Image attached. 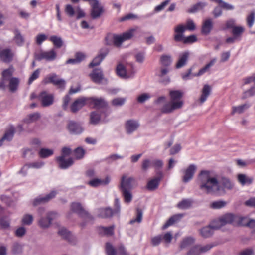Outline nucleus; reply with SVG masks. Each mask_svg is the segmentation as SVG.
<instances>
[{
  "instance_id": "1",
  "label": "nucleus",
  "mask_w": 255,
  "mask_h": 255,
  "mask_svg": "<svg viewBox=\"0 0 255 255\" xmlns=\"http://www.w3.org/2000/svg\"><path fill=\"white\" fill-rule=\"evenodd\" d=\"M200 189L206 193L222 191L225 188L231 189L232 185L227 178L212 176L208 171H202L198 176Z\"/></svg>"
},
{
  "instance_id": "2",
  "label": "nucleus",
  "mask_w": 255,
  "mask_h": 255,
  "mask_svg": "<svg viewBox=\"0 0 255 255\" xmlns=\"http://www.w3.org/2000/svg\"><path fill=\"white\" fill-rule=\"evenodd\" d=\"M170 101H167L165 96H160L155 101V104L163 113H170L180 109L183 105L182 100L183 93L179 90H171L169 92Z\"/></svg>"
},
{
  "instance_id": "3",
  "label": "nucleus",
  "mask_w": 255,
  "mask_h": 255,
  "mask_svg": "<svg viewBox=\"0 0 255 255\" xmlns=\"http://www.w3.org/2000/svg\"><path fill=\"white\" fill-rule=\"evenodd\" d=\"M175 34L174 39L176 42L183 41L184 43H192L197 41L196 36L194 35H191L187 37H185L184 33L186 31L184 25L180 24L177 25L174 28Z\"/></svg>"
},
{
  "instance_id": "4",
  "label": "nucleus",
  "mask_w": 255,
  "mask_h": 255,
  "mask_svg": "<svg viewBox=\"0 0 255 255\" xmlns=\"http://www.w3.org/2000/svg\"><path fill=\"white\" fill-rule=\"evenodd\" d=\"M136 71L132 63L126 64V66L119 64L116 68L117 75L122 78L128 79L134 77Z\"/></svg>"
},
{
  "instance_id": "5",
  "label": "nucleus",
  "mask_w": 255,
  "mask_h": 255,
  "mask_svg": "<svg viewBox=\"0 0 255 255\" xmlns=\"http://www.w3.org/2000/svg\"><path fill=\"white\" fill-rule=\"evenodd\" d=\"M13 72L14 68L12 67H10L2 72V80L0 82V89H5L6 87L5 82L7 80H9V89L11 92L15 91L16 90V78H11Z\"/></svg>"
},
{
  "instance_id": "6",
  "label": "nucleus",
  "mask_w": 255,
  "mask_h": 255,
  "mask_svg": "<svg viewBox=\"0 0 255 255\" xmlns=\"http://www.w3.org/2000/svg\"><path fill=\"white\" fill-rule=\"evenodd\" d=\"M44 209L41 208V217L38 221V226L43 229L48 228L51 225L52 221L59 217V214L56 212H49L46 213V217L43 216Z\"/></svg>"
},
{
  "instance_id": "7",
  "label": "nucleus",
  "mask_w": 255,
  "mask_h": 255,
  "mask_svg": "<svg viewBox=\"0 0 255 255\" xmlns=\"http://www.w3.org/2000/svg\"><path fill=\"white\" fill-rule=\"evenodd\" d=\"M71 149L68 147H64L62 150V155L57 157V160L59 167L62 169H66L73 164V160L71 158L65 159V157L71 153Z\"/></svg>"
},
{
  "instance_id": "8",
  "label": "nucleus",
  "mask_w": 255,
  "mask_h": 255,
  "mask_svg": "<svg viewBox=\"0 0 255 255\" xmlns=\"http://www.w3.org/2000/svg\"><path fill=\"white\" fill-rule=\"evenodd\" d=\"M115 209L112 210L110 208H100L98 210V215L102 218L111 217L114 214H118L120 211V202L116 198L115 200Z\"/></svg>"
},
{
  "instance_id": "9",
  "label": "nucleus",
  "mask_w": 255,
  "mask_h": 255,
  "mask_svg": "<svg viewBox=\"0 0 255 255\" xmlns=\"http://www.w3.org/2000/svg\"><path fill=\"white\" fill-rule=\"evenodd\" d=\"M240 216L232 213H226L220 216L222 223L224 225L231 224L233 226H239Z\"/></svg>"
},
{
  "instance_id": "10",
  "label": "nucleus",
  "mask_w": 255,
  "mask_h": 255,
  "mask_svg": "<svg viewBox=\"0 0 255 255\" xmlns=\"http://www.w3.org/2000/svg\"><path fill=\"white\" fill-rule=\"evenodd\" d=\"M135 31V29H131L122 35L114 36L113 38L114 44L116 46H119L124 41L131 39Z\"/></svg>"
},
{
  "instance_id": "11",
  "label": "nucleus",
  "mask_w": 255,
  "mask_h": 255,
  "mask_svg": "<svg viewBox=\"0 0 255 255\" xmlns=\"http://www.w3.org/2000/svg\"><path fill=\"white\" fill-rule=\"evenodd\" d=\"M71 210L75 213H78L87 222L92 220L93 218L87 212H86L79 203L74 202L71 205Z\"/></svg>"
},
{
  "instance_id": "12",
  "label": "nucleus",
  "mask_w": 255,
  "mask_h": 255,
  "mask_svg": "<svg viewBox=\"0 0 255 255\" xmlns=\"http://www.w3.org/2000/svg\"><path fill=\"white\" fill-rule=\"evenodd\" d=\"M42 83L44 84L51 83L61 89H64L65 86V80L58 78L57 75L54 73L50 74L46 77L43 80Z\"/></svg>"
},
{
  "instance_id": "13",
  "label": "nucleus",
  "mask_w": 255,
  "mask_h": 255,
  "mask_svg": "<svg viewBox=\"0 0 255 255\" xmlns=\"http://www.w3.org/2000/svg\"><path fill=\"white\" fill-rule=\"evenodd\" d=\"M91 6V15L93 19L99 17L103 12V7L98 0H92L90 2Z\"/></svg>"
},
{
  "instance_id": "14",
  "label": "nucleus",
  "mask_w": 255,
  "mask_h": 255,
  "mask_svg": "<svg viewBox=\"0 0 255 255\" xmlns=\"http://www.w3.org/2000/svg\"><path fill=\"white\" fill-rule=\"evenodd\" d=\"M57 53L54 48L48 51H41L37 55L38 60L44 59L47 61H52L56 59Z\"/></svg>"
},
{
  "instance_id": "15",
  "label": "nucleus",
  "mask_w": 255,
  "mask_h": 255,
  "mask_svg": "<svg viewBox=\"0 0 255 255\" xmlns=\"http://www.w3.org/2000/svg\"><path fill=\"white\" fill-rule=\"evenodd\" d=\"M43 107H48L52 105L54 101V96L46 91L41 92L38 96Z\"/></svg>"
},
{
  "instance_id": "16",
  "label": "nucleus",
  "mask_w": 255,
  "mask_h": 255,
  "mask_svg": "<svg viewBox=\"0 0 255 255\" xmlns=\"http://www.w3.org/2000/svg\"><path fill=\"white\" fill-rule=\"evenodd\" d=\"M56 195V191H52L45 195H40L33 200L32 204L36 206L41 204L45 203L54 198Z\"/></svg>"
},
{
  "instance_id": "17",
  "label": "nucleus",
  "mask_w": 255,
  "mask_h": 255,
  "mask_svg": "<svg viewBox=\"0 0 255 255\" xmlns=\"http://www.w3.org/2000/svg\"><path fill=\"white\" fill-rule=\"evenodd\" d=\"M140 126V124L137 120L129 119L125 123V130L127 134H131L136 131Z\"/></svg>"
},
{
  "instance_id": "18",
  "label": "nucleus",
  "mask_w": 255,
  "mask_h": 255,
  "mask_svg": "<svg viewBox=\"0 0 255 255\" xmlns=\"http://www.w3.org/2000/svg\"><path fill=\"white\" fill-rule=\"evenodd\" d=\"M134 181L135 179L133 177L123 175L121 181V190H131Z\"/></svg>"
},
{
  "instance_id": "19",
  "label": "nucleus",
  "mask_w": 255,
  "mask_h": 255,
  "mask_svg": "<svg viewBox=\"0 0 255 255\" xmlns=\"http://www.w3.org/2000/svg\"><path fill=\"white\" fill-rule=\"evenodd\" d=\"M88 105H93L95 108H104L107 106V102L102 98H87Z\"/></svg>"
},
{
  "instance_id": "20",
  "label": "nucleus",
  "mask_w": 255,
  "mask_h": 255,
  "mask_svg": "<svg viewBox=\"0 0 255 255\" xmlns=\"http://www.w3.org/2000/svg\"><path fill=\"white\" fill-rule=\"evenodd\" d=\"M58 233L61 237L67 240L71 244H76L77 242L76 237L72 234V233L68 231L66 228L64 227L60 228Z\"/></svg>"
},
{
  "instance_id": "21",
  "label": "nucleus",
  "mask_w": 255,
  "mask_h": 255,
  "mask_svg": "<svg viewBox=\"0 0 255 255\" xmlns=\"http://www.w3.org/2000/svg\"><path fill=\"white\" fill-rule=\"evenodd\" d=\"M162 172H159L157 173V176L148 181L146 186L147 188L150 191H153L157 189L162 178Z\"/></svg>"
},
{
  "instance_id": "22",
  "label": "nucleus",
  "mask_w": 255,
  "mask_h": 255,
  "mask_svg": "<svg viewBox=\"0 0 255 255\" xmlns=\"http://www.w3.org/2000/svg\"><path fill=\"white\" fill-rule=\"evenodd\" d=\"M88 104L87 98L81 97L76 99L71 106V110L75 113L81 109L85 105Z\"/></svg>"
},
{
  "instance_id": "23",
  "label": "nucleus",
  "mask_w": 255,
  "mask_h": 255,
  "mask_svg": "<svg viewBox=\"0 0 255 255\" xmlns=\"http://www.w3.org/2000/svg\"><path fill=\"white\" fill-rule=\"evenodd\" d=\"M111 179L109 176H107L105 179L95 178L88 181L87 184L91 187H97L101 185H108Z\"/></svg>"
},
{
  "instance_id": "24",
  "label": "nucleus",
  "mask_w": 255,
  "mask_h": 255,
  "mask_svg": "<svg viewBox=\"0 0 255 255\" xmlns=\"http://www.w3.org/2000/svg\"><path fill=\"white\" fill-rule=\"evenodd\" d=\"M15 132V128L13 126H10L5 131L2 137L0 139V146L4 141H10L13 138Z\"/></svg>"
},
{
  "instance_id": "25",
  "label": "nucleus",
  "mask_w": 255,
  "mask_h": 255,
  "mask_svg": "<svg viewBox=\"0 0 255 255\" xmlns=\"http://www.w3.org/2000/svg\"><path fill=\"white\" fill-rule=\"evenodd\" d=\"M68 129L71 133L73 134H80L83 131V128L81 125L74 121L69 122Z\"/></svg>"
},
{
  "instance_id": "26",
  "label": "nucleus",
  "mask_w": 255,
  "mask_h": 255,
  "mask_svg": "<svg viewBox=\"0 0 255 255\" xmlns=\"http://www.w3.org/2000/svg\"><path fill=\"white\" fill-rule=\"evenodd\" d=\"M196 169V166L194 164L190 165L185 170L184 175L183 177L184 182L187 183L192 179Z\"/></svg>"
},
{
  "instance_id": "27",
  "label": "nucleus",
  "mask_w": 255,
  "mask_h": 255,
  "mask_svg": "<svg viewBox=\"0 0 255 255\" xmlns=\"http://www.w3.org/2000/svg\"><path fill=\"white\" fill-rule=\"evenodd\" d=\"M92 81L96 83H100L104 79L101 69H94L90 75Z\"/></svg>"
},
{
  "instance_id": "28",
  "label": "nucleus",
  "mask_w": 255,
  "mask_h": 255,
  "mask_svg": "<svg viewBox=\"0 0 255 255\" xmlns=\"http://www.w3.org/2000/svg\"><path fill=\"white\" fill-rule=\"evenodd\" d=\"M211 87L208 84H206L204 86L201 91L200 97L199 99L201 104L203 103L207 100L208 96L211 93Z\"/></svg>"
},
{
  "instance_id": "29",
  "label": "nucleus",
  "mask_w": 255,
  "mask_h": 255,
  "mask_svg": "<svg viewBox=\"0 0 255 255\" xmlns=\"http://www.w3.org/2000/svg\"><path fill=\"white\" fill-rule=\"evenodd\" d=\"M13 57V54L9 49L1 50L0 52V58L4 62H9Z\"/></svg>"
},
{
  "instance_id": "30",
  "label": "nucleus",
  "mask_w": 255,
  "mask_h": 255,
  "mask_svg": "<svg viewBox=\"0 0 255 255\" xmlns=\"http://www.w3.org/2000/svg\"><path fill=\"white\" fill-rule=\"evenodd\" d=\"M44 165V163L42 161L35 162L30 163L28 165H25L23 167L21 171L19 172L20 174H22L23 175H26L27 170L29 168H40Z\"/></svg>"
},
{
  "instance_id": "31",
  "label": "nucleus",
  "mask_w": 255,
  "mask_h": 255,
  "mask_svg": "<svg viewBox=\"0 0 255 255\" xmlns=\"http://www.w3.org/2000/svg\"><path fill=\"white\" fill-rule=\"evenodd\" d=\"M189 56L188 52H184L179 55V59L176 64V68L177 69L183 67L186 64Z\"/></svg>"
},
{
  "instance_id": "32",
  "label": "nucleus",
  "mask_w": 255,
  "mask_h": 255,
  "mask_svg": "<svg viewBox=\"0 0 255 255\" xmlns=\"http://www.w3.org/2000/svg\"><path fill=\"white\" fill-rule=\"evenodd\" d=\"M213 28V22L211 19L209 18L205 20L202 24V33L204 35H208L212 30Z\"/></svg>"
},
{
  "instance_id": "33",
  "label": "nucleus",
  "mask_w": 255,
  "mask_h": 255,
  "mask_svg": "<svg viewBox=\"0 0 255 255\" xmlns=\"http://www.w3.org/2000/svg\"><path fill=\"white\" fill-rule=\"evenodd\" d=\"M183 216L184 214H178L172 216L168 219L165 225L163 226V229H165L169 226L173 225L174 223L178 222Z\"/></svg>"
},
{
  "instance_id": "34",
  "label": "nucleus",
  "mask_w": 255,
  "mask_h": 255,
  "mask_svg": "<svg viewBox=\"0 0 255 255\" xmlns=\"http://www.w3.org/2000/svg\"><path fill=\"white\" fill-rule=\"evenodd\" d=\"M239 226H246L250 228L255 227V220L250 219L247 217H240Z\"/></svg>"
},
{
  "instance_id": "35",
  "label": "nucleus",
  "mask_w": 255,
  "mask_h": 255,
  "mask_svg": "<svg viewBox=\"0 0 255 255\" xmlns=\"http://www.w3.org/2000/svg\"><path fill=\"white\" fill-rule=\"evenodd\" d=\"M200 235L204 238H209L211 237L214 232V230L210 227V225L205 226L201 228L200 230Z\"/></svg>"
},
{
  "instance_id": "36",
  "label": "nucleus",
  "mask_w": 255,
  "mask_h": 255,
  "mask_svg": "<svg viewBox=\"0 0 255 255\" xmlns=\"http://www.w3.org/2000/svg\"><path fill=\"white\" fill-rule=\"evenodd\" d=\"M216 61V58L212 59L210 62L207 64L204 67L202 68L198 72V73L195 75L196 76H200L203 75L204 73L208 72L210 68L214 65Z\"/></svg>"
},
{
  "instance_id": "37",
  "label": "nucleus",
  "mask_w": 255,
  "mask_h": 255,
  "mask_svg": "<svg viewBox=\"0 0 255 255\" xmlns=\"http://www.w3.org/2000/svg\"><path fill=\"white\" fill-rule=\"evenodd\" d=\"M195 241V239L192 237H188L183 239L180 245L181 249H184L191 246Z\"/></svg>"
},
{
  "instance_id": "38",
  "label": "nucleus",
  "mask_w": 255,
  "mask_h": 255,
  "mask_svg": "<svg viewBox=\"0 0 255 255\" xmlns=\"http://www.w3.org/2000/svg\"><path fill=\"white\" fill-rule=\"evenodd\" d=\"M168 71L169 69L168 68H161L160 73L159 75L160 77V82L164 84H167L170 81V79L168 77L164 78V76L167 74Z\"/></svg>"
},
{
  "instance_id": "39",
  "label": "nucleus",
  "mask_w": 255,
  "mask_h": 255,
  "mask_svg": "<svg viewBox=\"0 0 255 255\" xmlns=\"http://www.w3.org/2000/svg\"><path fill=\"white\" fill-rule=\"evenodd\" d=\"M249 107V105L247 104L241 105L238 106H233L232 107L231 114L234 115L236 114H241L243 113L246 109H247Z\"/></svg>"
},
{
  "instance_id": "40",
  "label": "nucleus",
  "mask_w": 255,
  "mask_h": 255,
  "mask_svg": "<svg viewBox=\"0 0 255 255\" xmlns=\"http://www.w3.org/2000/svg\"><path fill=\"white\" fill-rule=\"evenodd\" d=\"M49 40L53 43L55 47L58 48L61 47L63 44L62 39L56 35L51 36L49 38Z\"/></svg>"
},
{
  "instance_id": "41",
  "label": "nucleus",
  "mask_w": 255,
  "mask_h": 255,
  "mask_svg": "<svg viewBox=\"0 0 255 255\" xmlns=\"http://www.w3.org/2000/svg\"><path fill=\"white\" fill-rule=\"evenodd\" d=\"M245 30V28L243 26H238L236 27H234L232 30V34L233 36L236 37L238 39L240 40V38Z\"/></svg>"
},
{
  "instance_id": "42",
  "label": "nucleus",
  "mask_w": 255,
  "mask_h": 255,
  "mask_svg": "<svg viewBox=\"0 0 255 255\" xmlns=\"http://www.w3.org/2000/svg\"><path fill=\"white\" fill-rule=\"evenodd\" d=\"M238 179L242 185H250L252 183L253 180L244 174H239Z\"/></svg>"
},
{
  "instance_id": "43",
  "label": "nucleus",
  "mask_w": 255,
  "mask_h": 255,
  "mask_svg": "<svg viewBox=\"0 0 255 255\" xmlns=\"http://www.w3.org/2000/svg\"><path fill=\"white\" fill-rule=\"evenodd\" d=\"M207 5V3L205 2H199L194 5L188 11L190 13H194L197 11L202 10Z\"/></svg>"
},
{
  "instance_id": "44",
  "label": "nucleus",
  "mask_w": 255,
  "mask_h": 255,
  "mask_svg": "<svg viewBox=\"0 0 255 255\" xmlns=\"http://www.w3.org/2000/svg\"><path fill=\"white\" fill-rule=\"evenodd\" d=\"M172 62V57L169 55H163L160 57V62L162 65L168 67Z\"/></svg>"
},
{
  "instance_id": "45",
  "label": "nucleus",
  "mask_w": 255,
  "mask_h": 255,
  "mask_svg": "<svg viewBox=\"0 0 255 255\" xmlns=\"http://www.w3.org/2000/svg\"><path fill=\"white\" fill-rule=\"evenodd\" d=\"M101 116L99 111H94L90 114V123L92 124H97L100 121Z\"/></svg>"
},
{
  "instance_id": "46",
  "label": "nucleus",
  "mask_w": 255,
  "mask_h": 255,
  "mask_svg": "<svg viewBox=\"0 0 255 255\" xmlns=\"http://www.w3.org/2000/svg\"><path fill=\"white\" fill-rule=\"evenodd\" d=\"M209 225L214 231L220 229L224 226L220 217L212 221Z\"/></svg>"
},
{
  "instance_id": "47",
  "label": "nucleus",
  "mask_w": 255,
  "mask_h": 255,
  "mask_svg": "<svg viewBox=\"0 0 255 255\" xmlns=\"http://www.w3.org/2000/svg\"><path fill=\"white\" fill-rule=\"evenodd\" d=\"M38 154L41 158H47L53 154V150L51 149L41 148Z\"/></svg>"
},
{
  "instance_id": "48",
  "label": "nucleus",
  "mask_w": 255,
  "mask_h": 255,
  "mask_svg": "<svg viewBox=\"0 0 255 255\" xmlns=\"http://www.w3.org/2000/svg\"><path fill=\"white\" fill-rule=\"evenodd\" d=\"M192 204V202L189 199H183L177 204V207L181 209L189 208Z\"/></svg>"
},
{
  "instance_id": "49",
  "label": "nucleus",
  "mask_w": 255,
  "mask_h": 255,
  "mask_svg": "<svg viewBox=\"0 0 255 255\" xmlns=\"http://www.w3.org/2000/svg\"><path fill=\"white\" fill-rule=\"evenodd\" d=\"M33 221V217L32 215L27 214L24 215L22 218V224L23 225L29 226Z\"/></svg>"
},
{
  "instance_id": "50",
  "label": "nucleus",
  "mask_w": 255,
  "mask_h": 255,
  "mask_svg": "<svg viewBox=\"0 0 255 255\" xmlns=\"http://www.w3.org/2000/svg\"><path fill=\"white\" fill-rule=\"evenodd\" d=\"M126 101V98L118 97L113 99L111 103L115 107H121L125 103Z\"/></svg>"
},
{
  "instance_id": "51",
  "label": "nucleus",
  "mask_w": 255,
  "mask_h": 255,
  "mask_svg": "<svg viewBox=\"0 0 255 255\" xmlns=\"http://www.w3.org/2000/svg\"><path fill=\"white\" fill-rule=\"evenodd\" d=\"M121 191L122 192V194L125 202L127 203L130 202L132 199V196L130 190H121Z\"/></svg>"
},
{
  "instance_id": "52",
  "label": "nucleus",
  "mask_w": 255,
  "mask_h": 255,
  "mask_svg": "<svg viewBox=\"0 0 255 255\" xmlns=\"http://www.w3.org/2000/svg\"><path fill=\"white\" fill-rule=\"evenodd\" d=\"M142 212L141 210L139 208L137 209L136 210V216L135 218H133L130 221V224H133L135 222H137L138 223H140L142 219Z\"/></svg>"
},
{
  "instance_id": "53",
  "label": "nucleus",
  "mask_w": 255,
  "mask_h": 255,
  "mask_svg": "<svg viewBox=\"0 0 255 255\" xmlns=\"http://www.w3.org/2000/svg\"><path fill=\"white\" fill-rule=\"evenodd\" d=\"M153 167L152 159H145L142 162L141 168L144 170H147L149 168Z\"/></svg>"
},
{
  "instance_id": "54",
  "label": "nucleus",
  "mask_w": 255,
  "mask_h": 255,
  "mask_svg": "<svg viewBox=\"0 0 255 255\" xmlns=\"http://www.w3.org/2000/svg\"><path fill=\"white\" fill-rule=\"evenodd\" d=\"M85 153V150L81 147L75 149L74 151V156L77 159L82 158Z\"/></svg>"
},
{
  "instance_id": "55",
  "label": "nucleus",
  "mask_w": 255,
  "mask_h": 255,
  "mask_svg": "<svg viewBox=\"0 0 255 255\" xmlns=\"http://www.w3.org/2000/svg\"><path fill=\"white\" fill-rule=\"evenodd\" d=\"M100 233L108 236L112 235L114 233V226L102 227L100 228Z\"/></svg>"
},
{
  "instance_id": "56",
  "label": "nucleus",
  "mask_w": 255,
  "mask_h": 255,
  "mask_svg": "<svg viewBox=\"0 0 255 255\" xmlns=\"http://www.w3.org/2000/svg\"><path fill=\"white\" fill-rule=\"evenodd\" d=\"M214 246L213 244H208L205 245H198L200 253H205L210 250Z\"/></svg>"
},
{
  "instance_id": "57",
  "label": "nucleus",
  "mask_w": 255,
  "mask_h": 255,
  "mask_svg": "<svg viewBox=\"0 0 255 255\" xmlns=\"http://www.w3.org/2000/svg\"><path fill=\"white\" fill-rule=\"evenodd\" d=\"M145 52L140 51L135 54L134 57L137 62L142 63L145 60Z\"/></svg>"
},
{
  "instance_id": "58",
  "label": "nucleus",
  "mask_w": 255,
  "mask_h": 255,
  "mask_svg": "<svg viewBox=\"0 0 255 255\" xmlns=\"http://www.w3.org/2000/svg\"><path fill=\"white\" fill-rule=\"evenodd\" d=\"M106 252L107 255H116L115 249L110 243H107L106 244Z\"/></svg>"
},
{
  "instance_id": "59",
  "label": "nucleus",
  "mask_w": 255,
  "mask_h": 255,
  "mask_svg": "<svg viewBox=\"0 0 255 255\" xmlns=\"http://www.w3.org/2000/svg\"><path fill=\"white\" fill-rule=\"evenodd\" d=\"M255 21V11H252L247 17V22L248 26L251 27Z\"/></svg>"
},
{
  "instance_id": "60",
  "label": "nucleus",
  "mask_w": 255,
  "mask_h": 255,
  "mask_svg": "<svg viewBox=\"0 0 255 255\" xmlns=\"http://www.w3.org/2000/svg\"><path fill=\"white\" fill-rule=\"evenodd\" d=\"M25 42L24 35L17 31V46H22Z\"/></svg>"
},
{
  "instance_id": "61",
  "label": "nucleus",
  "mask_w": 255,
  "mask_h": 255,
  "mask_svg": "<svg viewBox=\"0 0 255 255\" xmlns=\"http://www.w3.org/2000/svg\"><path fill=\"white\" fill-rule=\"evenodd\" d=\"M40 117V115L38 113H34L28 116L26 119L27 122L31 123L38 120Z\"/></svg>"
},
{
  "instance_id": "62",
  "label": "nucleus",
  "mask_w": 255,
  "mask_h": 255,
  "mask_svg": "<svg viewBox=\"0 0 255 255\" xmlns=\"http://www.w3.org/2000/svg\"><path fill=\"white\" fill-rule=\"evenodd\" d=\"M226 203L222 201H217L211 203L210 207L213 209H220L224 207Z\"/></svg>"
},
{
  "instance_id": "63",
  "label": "nucleus",
  "mask_w": 255,
  "mask_h": 255,
  "mask_svg": "<svg viewBox=\"0 0 255 255\" xmlns=\"http://www.w3.org/2000/svg\"><path fill=\"white\" fill-rule=\"evenodd\" d=\"M162 240L166 244H169L173 238L172 234L170 232H168L165 234L162 235Z\"/></svg>"
},
{
  "instance_id": "64",
  "label": "nucleus",
  "mask_w": 255,
  "mask_h": 255,
  "mask_svg": "<svg viewBox=\"0 0 255 255\" xmlns=\"http://www.w3.org/2000/svg\"><path fill=\"white\" fill-rule=\"evenodd\" d=\"M200 251L198 245H196L191 248L187 253V255H200Z\"/></svg>"
}]
</instances>
